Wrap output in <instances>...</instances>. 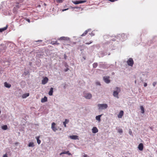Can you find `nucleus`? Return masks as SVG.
<instances>
[{
    "label": "nucleus",
    "instance_id": "nucleus-1",
    "mask_svg": "<svg viewBox=\"0 0 157 157\" xmlns=\"http://www.w3.org/2000/svg\"><path fill=\"white\" fill-rule=\"evenodd\" d=\"M99 109H106L108 107L107 105L106 104H100L98 105Z\"/></svg>",
    "mask_w": 157,
    "mask_h": 157
},
{
    "label": "nucleus",
    "instance_id": "nucleus-2",
    "mask_svg": "<svg viewBox=\"0 0 157 157\" xmlns=\"http://www.w3.org/2000/svg\"><path fill=\"white\" fill-rule=\"evenodd\" d=\"M83 96L86 99H90L92 97V95L90 93L84 92L83 93Z\"/></svg>",
    "mask_w": 157,
    "mask_h": 157
},
{
    "label": "nucleus",
    "instance_id": "nucleus-3",
    "mask_svg": "<svg viewBox=\"0 0 157 157\" xmlns=\"http://www.w3.org/2000/svg\"><path fill=\"white\" fill-rule=\"evenodd\" d=\"M116 89H117V91H114L113 93V95L115 97L118 98V94L119 92L120 91V90L118 87H117Z\"/></svg>",
    "mask_w": 157,
    "mask_h": 157
},
{
    "label": "nucleus",
    "instance_id": "nucleus-4",
    "mask_svg": "<svg viewBox=\"0 0 157 157\" xmlns=\"http://www.w3.org/2000/svg\"><path fill=\"white\" fill-rule=\"evenodd\" d=\"M128 64L130 66H132L134 64V62L132 58H130L127 61Z\"/></svg>",
    "mask_w": 157,
    "mask_h": 157
},
{
    "label": "nucleus",
    "instance_id": "nucleus-5",
    "mask_svg": "<svg viewBox=\"0 0 157 157\" xmlns=\"http://www.w3.org/2000/svg\"><path fill=\"white\" fill-rule=\"evenodd\" d=\"M86 2V0L72 1V2L75 4L76 5L80 3H83Z\"/></svg>",
    "mask_w": 157,
    "mask_h": 157
},
{
    "label": "nucleus",
    "instance_id": "nucleus-6",
    "mask_svg": "<svg viewBox=\"0 0 157 157\" xmlns=\"http://www.w3.org/2000/svg\"><path fill=\"white\" fill-rule=\"evenodd\" d=\"M109 78V77L108 76H105L103 78V80L105 82L107 83H109L110 82V80Z\"/></svg>",
    "mask_w": 157,
    "mask_h": 157
},
{
    "label": "nucleus",
    "instance_id": "nucleus-7",
    "mask_svg": "<svg viewBox=\"0 0 157 157\" xmlns=\"http://www.w3.org/2000/svg\"><path fill=\"white\" fill-rule=\"evenodd\" d=\"M59 40H70V38L67 37L62 36L60 37L59 39Z\"/></svg>",
    "mask_w": 157,
    "mask_h": 157
},
{
    "label": "nucleus",
    "instance_id": "nucleus-8",
    "mask_svg": "<svg viewBox=\"0 0 157 157\" xmlns=\"http://www.w3.org/2000/svg\"><path fill=\"white\" fill-rule=\"evenodd\" d=\"M48 79L47 77H45L42 81V83L43 84H46L48 82Z\"/></svg>",
    "mask_w": 157,
    "mask_h": 157
},
{
    "label": "nucleus",
    "instance_id": "nucleus-9",
    "mask_svg": "<svg viewBox=\"0 0 157 157\" xmlns=\"http://www.w3.org/2000/svg\"><path fill=\"white\" fill-rule=\"evenodd\" d=\"M56 124L54 122L52 123V124L51 128L55 132L57 130L55 126Z\"/></svg>",
    "mask_w": 157,
    "mask_h": 157
},
{
    "label": "nucleus",
    "instance_id": "nucleus-10",
    "mask_svg": "<svg viewBox=\"0 0 157 157\" xmlns=\"http://www.w3.org/2000/svg\"><path fill=\"white\" fill-rule=\"evenodd\" d=\"M124 115V112L122 110H121L118 115V117L119 118H121Z\"/></svg>",
    "mask_w": 157,
    "mask_h": 157
},
{
    "label": "nucleus",
    "instance_id": "nucleus-11",
    "mask_svg": "<svg viewBox=\"0 0 157 157\" xmlns=\"http://www.w3.org/2000/svg\"><path fill=\"white\" fill-rule=\"evenodd\" d=\"M92 132L94 133H95L98 132V130L97 128L95 127H94L92 129Z\"/></svg>",
    "mask_w": 157,
    "mask_h": 157
},
{
    "label": "nucleus",
    "instance_id": "nucleus-12",
    "mask_svg": "<svg viewBox=\"0 0 157 157\" xmlns=\"http://www.w3.org/2000/svg\"><path fill=\"white\" fill-rule=\"evenodd\" d=\"M71 139L73 140H76L78 139V136L76 135H72L70 136Z\"/></svg>",
    "mask_w": 157,
    "mask_h": 157
},
{
    "label": "nucleus",
    "instance_id": "nucleus-13",
    "mask_svg": "<svg viewBox=\"0 0 157 157\" xmlns=\"http://www.w3.org/2000/svg\"><path fill=\"white\" fill-rule=\"evenodd\" d=\"M138 149L140 151H142L143 149V145L142 143L140 144L138 147Z\"/></svg>",
    "mask_w": 157,
    "mask_h": 157
},
{
    "label": "nucleus",
    "instance_id": "nucleus-14",
    "mask_svg": "<svg viewBox=\"0 0 157 157\" xmlns=\"http://www.w3.org/2000/svg\"><path fill=\"white\" fill-rule=\"evenodd\" d=\"M102 114L96 116L95 117L96 119L99 122H100L101 121L100 118L102 116Z\"/></svg>",
    "mask_w": 157,
    "mask_h": 157
},
{
    "label": "nucleus",
    "instance_id": "nucleus-15",
    "mask_svg": "<svg viewBox=\"0 0 157 157\" xmlns=\"http://www.w3.org/2000/svg\"><path fill=\"white\" fill-rule=\"evenodd\" d=\"M47 98L46 97L44 96V98L41 99V102L42 103L45 102L47 101Z\"/></svg>",
    "mask_w": 157,
    "mask_h": 157
},
{
    "label": "nucleus",
    "instance_id": "nucleus-16",
    "mask_svg": "<svg viewBox=\"0 0 157 157\" xmlns=\"http://www.w3.org/2000/svg\"><path fill=\"white\" fill-rule=\"evenodd\" d=\"M8 28V25H6V27H5L3 28L0 29V32H2L3 31L7 29Z\"/></svg>",
    "mask_w": 157,
    "mask_h": 157
},
{
    "label": "nucleus",
    "instance_id": "nucleus-17",
    "mask_svg": "<svg viewBox=\"0 0 157 157\" xmlns=\"http://www.w3.org/2000/svg\"><path fill=\"white\" fill-rule=\"evenodd\" d=\"M53 88L51 87L50 88V90L49 91V92H48V94L49 95L51 96L52 95L53 92Z\"/></svg>",
    "mask_w": 157,
    "mask_h": 157
},
{
    "label": "nucleus",
    "instance_id": "nucleus-18",
    "mask_svg": "<svg viewBox=\"0 0 157 157\" xmlns=\"http://www.w3.org/2000/svg\"><path fill=\"white\" fill-rule=\"evenodd\" d=\"M29 93H27L22 95V97L23 98H26L27 97L29 96Z\"/></svg>",
    "mask_w": 157,
    "mask_h": 157
},
{
    "label": "nucleus",
    "instance_id": "nucleus-19",
    "mask_svg": "<svg viewBox=\"0 0 157 157\" xmlns=\"http://www.w3.org/2000/svg\"><path fill=\"white\" fill-rule=\"evenodd\" d=\"M4 85L5 87L9 88H10L11 86V85L10 84H9L6 82H5L4 83Z\"/></svg>",
    "mask_w": 157,
    "mask_h": 157
},
{
    "label": "nucleus",
    "instance_id": "nucleus-20",
    "mask_svg": "<svg viewBox=\"0 0 157 157\" xmlns=\"http://www.w3.org/2000/svg\"><path fill=\"white\" fill-rule=\"evenodd\" d=\"M69 122V120L68 119H66L65 121L63 122V124L65 127H66V124L68 123Z\"/></svg>",
    "mask_w": 157,
    "mask_h": 157
},
{
    "label": "nucleus",
    "instance_id": "nucleus-21",
    "mask_svg": "<svg viewBox=\"0 0 157 157\" xmlns=\"http://www.w3.org/2000/svg\"><path fill=\"white\" fill-rule=\"evenodd\" d=\"M1 128L3 130H6L8 129V127L7 125H4L2 126Z\"/></svg>",
    "mask_w": 157,
    "mask_h": 157
},
{
    "label": "nucleus",
    "instance_id": "nucleus-22",
    "mask_svg": "<svg viewBox=\"0 0 157 157\" xmlns=\"http://www.w3.org/2000/svg\"><path fill=\"white\" fill-rule=\"evenodd\" d=\"M28 146L29 147H33L34 146V145L33 142H30L29 143Z\"/></svg>",
    "mask_w": 157,
    "mask_h": 157
},
{
    "label": "nucleus",
    "instance_id": "nucleus-23",
    "mask_svg": "<svg viewBox=\"0 0 157 157\" xmlns=\"http://www.w3.org/2000/svg\"><path fill=\"white\" fill-rule=\"evenodd\" d=\"M89 30L85 31L81 35V36H85L89 32Z\"/></svg>",
    "mask_w": 157,
    "mask_h": 157
},
{
    "label": "nucleus",
    "instance_id": "nucleus-24",
    "mask_svg": "<svg viewBox=\"0 0 157 157\" xmlns=\"http://www.w3.org/2000/svg\"><path fill=\"white\" fill-rule=\"evenodd\" d=\"M140 109L141 110V112L142 113H144V109L142 106H141L140 107Z\"/></svg>",
    "mask_w": 157,
    "mask_h": 157
},
{
    "label": "nucleus",
    "instance_id": "nucleus-25",
    "mask_svg": "<svg viewBox=\"0 0 157 157\" xmlns=\"http://www.w3.org/2000/svg\"><path fill=\"white\" fill-rule=\"evenodd\" d=\"M39 136H38L36 137L37 141L38 144H40L41 143V141L39 140Z\"/></svg>",
    "mask_w": 157,
    "mask_h": 157
},
{
    "label": "nucleus",
    "instance_id": "nucleus-26",
    "mask_svg": "<svg viewBox=\"0 0 157 157\" xmlns=\"http://www.w3.org/2000/svg\"><path fill=\"white\" fill-rule=\"evenodd\" d=\"M98 65V64L97 63H94L93 64V67L94 68H96Z\"/></svg>",
    "mask_w": 157,
    "mask_h": 157
},
{
    "label": "nucleus",
    "instance_id": "nucleus-27",
    "mask_svg": "<svg viewBox=\"0 0 157 157\" xmlns=\"http://www.w3.org/2000/svg\"><path fill=\"white\" fill-rule=\"evenodd\" d=\"M63 153L64 154H68V155H71V154L70 152H69V151H64Z\"/></svg>",
    "mask_w": 157,
    "mask_h": 157
},
{
    "label": "nucleus",
    "instance_id": "nucleus-28",
    "mask_svg": "<svg viewBox=\"0 0 157 157\" xmlns=\"http://www.w3.org/2000/svg\"><path fill=\"white\" fill-rule=\"evenodd\" d=\"M52 44L53 45L56 44V45H57L59 44V43L57 42V41H56L55 42V43H52Z\"/></svg>",
    "mask_w": 157,
    "mask_h": 157
},
{
    "label": "nucleus",
    "instance_id": "nucleus-29",
    "mask_svg": "<svg viewBox=\"0 0 157 157\" xmlns=\"http://www.w3.org/2000/svg\"><path fill=\"white\" fill-rule=\"evenodd\" d=\"M123 132L122 130L121 129H119L118 130V132L120 133H122Z\"/></svg>",
    "mask_w": 157,
    "mask_h": 157
},
{
    "label": "nucleus",
    "instance_id": "nucleus-30",
    "mask_svg": "<svg viewBox=\"0 0 157 157\" xmlns=\"http://www.w3.org/2000/svg\"><path fill=\"white\" fill-rule=\"evenodd\" d=\"M63 2V0H57V2L59 3H61Z\"/></svg>",
    "mask_w": 157,
    "mask_h": 157
},
{
    "label": "nucleus",
    "instance_id": "nucleus-31",
    "mask_svg": "<svg viewBox=\"0 0 157 157\" xmlns=\"http://www.w3.org/2000/svg\"><path fill=\"white\" fill-rule=\"evenodd\" d=\"M156 84V82H154L153 83V85L154 86H155Z\"/></svg>",
    "mask_w": 157,
    "mask_h": 157
},
{
    "label": "nucleus",
    "instance_id": "nucleus-32",
    "mask_svg": "<svg viewBox=\"0 0 157 157\" xmlns=\"http://www.w3.org/2000/svg\"><path fill=\"white\" fill-rule=\"evenodd\" d=\"M92 43V41H90V42L86 43V44H91Z\"/></svg>",
    "mask_w": 157,
    "mask_h": 157
},
{
    "label": "nucleus",
    "instance_id": "nucleus-33",
    "mask_svg": "<svg viewBox=\"0 0 157 157\" xmlns=\"http://www.w3.org/2000/svg\"><path fill=\"white\" fill-rule=\"evenodd\" d=\"M26 21H27L29 23L30 22V20L29 19L27 18V19H26Z\"/></svg>",
    "mask_w": 157,
    "mask_h": 157
},
{
    "label": "nucleus",
    "instance_id": "nucleus-34",
    "mask_svg": "<svg viewBox=\"0 0 157 157\" xmlns=\"http://www.w3.org/2000/svg\"><path fill=\"white\" fill-rule=\"evenodd\" d=\"M147 86V84L146 83H144V87H146V86Z\"/></svg>",
    "mask_w": 157,
    "mask_h": 157
},
{
    "label": "nucleus",
    "instance_id": "nucleus-35",
    "mask_svg": "<svg viewBox=\"0 0 157 157\" xmlns=\"http://www.w3.org/2000/svg\"><path fill=\"white\" fill-rule=\"evenodd\" d=\"M3 157H8L7 156V154H6L4 155H3Z\"/></svg>",
    "mask_w": 157,
    "mask_h": 157
},
{
    "label": "nucleus",
    "instance_id": "nucleus-36",
    "mask_svg": "<svg viewBox=\"0 0 157 157\" xmlns=\"http://www.w3.org/2000/svg\"><path fill=\"white\" fill-rule=\"evenodd\" d=\"M84 157H87L88 155L86 154H84V155H83Z\"/></svg>",
    "mask_w": 157,
    "mask_h": 157
},
{
    "label": "nucleus",
    "instance_id": "nucleus-37",
    "mask_svg": "<svg viewBox=\"0 0 157 157\" xmlns=\"http://www.w3.org/2000/svg\"><path fill=\"white\" fill-rule=\"evenodd\" d=\"M41 41H42V40H38L36 41V42H41Z\"/></svg>",
    "mask_w": 157,
    "mask_h": 157
},
{
    "label": "nucleus",
    "instance_id": "nucleus-38",
    "mask_svg": "<svg viewBox=\"0 0 157 157\" xmlns=\"http://www.w3.org/2000/svg\"><path fill=\"white\" fill-rule=\"evenodd\" d=\"M68 8H67V9H63V10H62V11H66V10H68Z\"/></svg>",
    "mask_w": 157,
    "mask_h": 157
},
{
    "label": "nucleus",
    "instance_id": "nucleus-39",
    "mask_svg": "<svg viewBox=\"0 0 157 157\" xmlns=\"http://www.w3.org/2000/svg\"><path fill=\"white\" fill-rule=\"evenodd\" d=\"M96 83H97V84H98V85H100V83L99 82H97Z\"/></svg>",
    "mask_w": 157,
    "mask_h": 157
},
{
    "label": "nucleus",
    "instance_id": "nucleus-40",
    "mask_svg": "<svg viewBox=\"0 0 157 157\" xmlns=\"http://www.w3.org/2000/svg\"><path fill=\"white\" fill-rule=\"evenodd\" d=\"M64 153V152H62L60 154V155H62V154H64V153Z\"/></svg>",
    "mask_w": 157,
    "mask_h": 157
},
{
    "label": "nucleus",
    "instance_id": "nucleus-41",
    "mask_svg": "<svg viewBox=\"0 0 157 157\" xmlns=\"http://www.w3.org/2000/svg\"><path fill=\"white\" fill-rule=\"evenodd\" d=\"M76 44V42H74L73 43V44Z\"/></svg>",
    "mask_w": 157,
    "mask_h": 157
},
{
    "label": "nucleus",
    "instance_id": "nucleus-42",
    "mask_svg": "<svg viewBox=\"0 0 157 157\" xmlns=\"http://www.w3.org/2000/svg\"><path fill=\"white\" fill-rule=\"evenodd\" d=\"M112 75H114V72H113V73H112Z\"/></svg>",
    "mask_w": 157,
    "mask_h": 157
},
{
    "label": "nucleus",
    "instance_id": "nucleus-43",
    "mask_svg": "<svg viewBox=\"0 0 157 157\" xmlns=\"http://www.w3.org/2000/svg\"><path fill=\"white\" fill-rule=\"evenodd\" d=\"M44 6H46V4L45 3H44Z\"/></svg>",
    "mask_w": 157,
    "mask_h": 157
},
{
    "label": "nucleus",
    "instance_id": "nucleus-44",
    "mask_svg": "<svg viewBox=\"0 0 157 157\" xmlns=\"http://www.w3.org/2000/svg\"><path fill=\"white\" fill-rule=\"evenodd\" d=\"M71 8H74V7H71Z\"/></svg>",
    "mask_w": 157,
    "mask_h": 157
},
{
    "label": "nucleus",
    "instance_id": "nucleus-45",
    "mask_svg": "<svg viewBox=\"0 0 157 157\" xmlns=\"http://www.w3.org/2000/svg\"><path fill=\"white\" fill-rule=\"evenodd\" d=\"M67 45H70L69 44H67Z\"/></svg>",
    "mask_w": 157,
    "mask_h": 157
},
{
    "label": "nucleus",
    "instance_id": "nucleus-46",
    "mask_svg": "<svg viewBox=\"0 0 157 157\" xmlns=\"http://www.w3.org/2000/svg\"><path fill=\"white\" fill-rule=\"evenodd\" d=\"M129 133H132V132H129Z\"/></svg>",
    "mask_w": 157,
    "mask_h": 157
},
{
    "label": "nucleus",
    "instance_id": "nucleus-47",
    "mask_svg": "<svg viewBox=\"0 0 157 157\" xmlns=\"http://www.w3.org/2000/svg\"><path fill=\"white\" fill-rule=\"evenodd\" d=\"M129 133H132V132H129Z\"/></svg>",
    "mask_w": 157,
    "mask_h": 157
},
{
    "label": "nucleus",
    "instance_id": "nucleus-48",
    "mask_svg": "<svg viewBox=\"0 0 157 157\" xmlns=\"http://www.w3.org/2000/svg\"><path fill=\"white\" fill-rule=\"evenodd\" d=\"M129 133H132V132H129Z\"/></svg>",
    "mask_w": 157,
    "mask_h": 157
}]
</instances>
